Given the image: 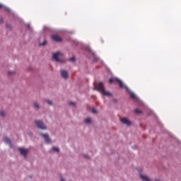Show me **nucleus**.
Returning a JSON list of instances; mask_svg holds the SVG:
<instances>
[{"label": "nucleus", "mask_w": 181, "mask_h": 181, "mask_svg": "<svg viewBox=\"0 0 181 181\" xmlns=\"http://www.w3.org/2000/svg\"><path fill=\"white\" fill-rule=\"evenodd\" d=\"M95 88L97 91H99V93L103 95H106V97H112V94H111V93L105 91L104 89V83H103V82H99Z\"/></svg>", "instance_id": "1"}, {"label": "nucleus", "mask_w": 181, "mask_h": 181, "mask_svg": "<svg viewBox=\"0 0 181 181\" xmlns=\"http://www.w3.org/2000/svg\"><path fill=\"white\" fill-rule=\"evenodd\" d=\"M109 83L110 84H112V83H118V85L120 87V88H124V83L119 78H111L109 79Z\"/></svg>", "instance_id": "2"}, {"label": "nucleus", "mask_w": 181, "mask_h": 181, "mask_svg": "<svg viewBox=\"0 0 181 181\" xmlns=\"http://www.w3.org/2000/svg\"><path fill=\"white\" fill-rule=\"evenodd\" d=\"M62 56H63V54H62L60 52H58L52 54V59L55 60V62H62L60 60V57H62Z\"/></svg>", "instance_id": "3"}, {"label": "nucleus", "mask_w": 181, "mask_h": 181, "mask_svg": "<svg viewBox=\"0 0 181 181\" xmlns=\"http://www.w3.org/2000/svg\"><path fill=\"white\" fill-rule=\"evenodd\" d=\"M35 122L37 128H40V129H47L46 126L45 125V124H43V122H42L41 120H35Z\"/></svg>", "instance_id": "4"}, {"label": "nucleus", "mask_w": 181, "mask_h": 181, "mask_svg": "<svg viewBox=\"0 0 181 181\" xmlns=\"http://www.w3.org/2000/svg\"><path fill=\"white\" fill-rule=\"evenodd\" d=\"M40 135L41 136H43V138H45V142L47 144H51L52 143V141H50V138L49 137V134H42V133H40Z\"/></svg>", "instance_id": "5"}, {"label": "nucleus", "mask_w": 181, "mask_h": 181, "mask_svg": "<svg viewBox=\"0 0 181 181\" xmlns=\"http://www.w3.org/2000/svg\"><path fill=\"white\" fill-rule=\"evenodd\" d=\"M120 121L122 124H124L125 125H127V127H129L131 125V121H129L127 118H120Z\"/></svg>", "instance_id": "6"}, {"label": "nucleus", "mask_w": 181, "mask_h": 181, "mask_svg": "<svg viewBox=\"0 0 181 181\" xmlns=\"http://www.w3.org/2000/svg\"><path fill=\"white\" fill-rule=\"evenodd\" d=\"M52 40H54V42H60L63 41V39L60 37V36L57 35H54L52 36Z\"/></svg>", "instance_id": "7"}, {"label": "nucleus", "mask_w": 181, "mask_h": 181, "mask_svg": "<svg viewBox=\"0 0 181 181\" xmlns=\"http://www.w3.org/2000/svg\"><path fill=\"white\" fill-rule=\"evenodd\" d=\"M61 76L63 78L66 80V78H69V72L66 70H61Z\"/></svg>", "instance_id": "8"}, {"label": "nucleus", "mask_w": 181, "mask_h": 181, "mask_svg": "<svg viewBox=\"0 0 181 181\" xmlns=\"http://www.w3.org/2000/svg\"><path fill=\"white\" fill-rule=\"evenodd\" d=\"M18 151H19V152H21V154L23 155V156H26L28 155L27 149H25L23 148H19Z\"/></svg>", "instance_id": "9"}, {"label": "nucleus", "mask_w": 181, "mask_h": 181, "mask_svg": "<svg viewBox=\"0 0 181 181\" xmlns=\"http://www.w3.org/2000/svg\"><path fill=\"white\" fill-rule=\"evenodd\" d=\"M140 177H141V179H142L143 181H151V179H149V177H148L145 175L141 174Z\"/></svg>", "instance_id": "10"}, {"label": "nucleus", "mask_w": 181, "mask_h": 181, "mask_svg": "<svg viewBox=\"0 0 181 181\" xmlns=\"http://www.w3.org/2000/svg\"><path fill=\"white\" fill-rule=\"evenodd\" d=\"M4 142H6V144H8V145H10V146H12V142L11 141V139H9V138L8 137H5L4 139Z\"/></svg>", "instance_id": "11"}, {"label": "nucleus", "mask_w": 181, "mask_h": 181, "mask_svg": "<svg viewBox=\"0 0 181 181\" xmlns=\"http://www.w3.org/2000/svg\"><path fill=\"white\" fill-rule=\"evenodd\" d=\"M91 121H92V119H91V118H90V117L86 118V119H85L86 124H91Z\"/></svg>", "instance_id": "12"}, {"label": "nucleus", "mask_w": 181, "mask_h": 181, "mask_svg": "<svg viewBox=\"0 0 181 181\" xmlns=\"http://www.w3.org/2000/svg\"><path fill=\"white\" fill-rule=\"evenodd\" d=\"M34 108H36V110H39L40 108V106L37 103H34Z\"/></svg>", "instance_id": "13"}, {"label": "nucleus", "mask_w": 181, "mask_h": 181, "mask_svg": "<svg viewBox=\"0 0 181 181\" xmlns=\"http://www.w3.org/2000/svg\"><path fill=\"white\" fill-rule=\"evenodd\" d=\"M134 112L136 114H142V112L141 110H139V109H135Z\"/></svg>", "instance_id": "14"}, {"label": "nucleus", "mask_w": 181, "mask_h": 181, "mask_svg": "<svg viewBox=\"0 0 181 181\" xmlns=\"http://www.w3.org/2000/svg\"><path fill=\"white\" fill-rule=\"evenodd\" d=\"M131 98H136V95H135V93H130Z\"/></svg>", "instance_id": "15"}, {"label": "nucleus", "mask_w": 181, "mask_h": 181, "mask_svg": "<svg viewBox=\"0 0 181 181\" xmlns=\"http://www.w3.org/2000/svg\"><path fill=\"white\" fill-rule=\"evenodd\" d=\"M47 45V41H44L42 43L40 44V46H46Z\"/></svg>", "instance_id": "16"}, {"label": "nucleus", "mask_w": 181, "mask_h": 181, "mask_svg": "<svg viewBox=\"0 0 181 181\" xmlns=\"http://www.w3.org/2000/svg\"><path fill=\"white\" fill-rule=\"evenodd\" d=\"M91 112L93 114H97V110H95V109L94 107L91 108Z\"/></svg>", "instance_id": "17"}, {"label": "nucleus", "mask_w": 181, "mask_h": 181, "mask_svg": "<svg viewBox=\"0 0 181 181\" xmlns=\"http://www.w3.org/2000/svg\"><path fill=\"white\" fill-rule=\"evenodd\" d=\"M52 149H53V151H54V152H59V148L55 147V146H54V147L52 148Z\"/></svg>", "instance_id": "18"}, {"label": "nucleus", "mask_w": 181, "mask_h": 181, "mask_svg": "<svg viewBox=\"0 0 181 181\" xmlns=\"http://www.w3.org/2000/svg\"><path fill=\"white\" fill-rule=\"evenodd\" d=\"M8 76H13V74H15V71H8Z\"/></svg>", "instance_id": "19"}, {"label": "nucleus", "mask_w": 181, "mask_h": 181, "mask_svg": "<svg viewBox=\"0 0 181 181\" xmlns=\"http://www.w3.org/2000/svg\"><path fill=\"white\" fill-rule=\"evenodd\" d=\"M69 62H76V57H73L69 59Z\"/></svg>", "instance_id": "20"}, {"label": "nucleus", "mask_w": 181, "mask_h": 181, "mask_svg": "<svg viewBox=\"0 0 181 181\" xmlns=\"http://www.w3.org/2000/svg\"><path fill=\"white\" fill-rule=\"evenodd\" d=\"M6 26L7 29H12V26L10 24H6Z\"/></svg>", "instance_id": "21"}, {"label": "nucleus", "mask_w": 181, "mask_h": 181, "mask_svg": "<svg viewBox=\"0 0 181 181\" xmlns=\"http://www.w3.org/2000/svg\"><path fill=\"white\" fill-rule=\"evenodd\" d=\"M69 105H73L74 107H75V106H76V103H74V102H70V103H69Z\"/></svg>", "instance_id": "22"}, {"label": "nucleus", "mask_w": 181, "mask_h": 181, "mask_svg": "<svg viewBox=\"0 0 181 181\" xmlns=\"http://www.w3.org/2000/svg\"><path fill=\"white\" fill-rule=\"evenodd\" d=\"M0 115H1V117H5V112L1 111V112H0Z\"/></svg>", "instance_id": "23"}, {"label": "nucleus", "mask_w": 181, "mask_h": 181, "mask_svg": "<svg viewBox=\"0 0 181 181\" xmlns=\"http://www.w3.org/2000/svg\"><path fill=\"white\" fill-rule=\"evenodd\" d=\"M47 104H49V105H52V100H47Z\"/></svg>", "instance_id": "24"}, {"label": "nucleus", "mask_w": 181, "mask_h": 181, "mask_svg": "<svg viewBox=\"0 0 181 181\" xmlns=\"http://www.w3.org/2000/svg\"><path fill=\"white\" fill-rule=\"evenodd\" d=\"M3 6H4L0 4V9H1V8H2Z\"/></svg>", "instance_id": "25"}, {"label": "nucleus", "mask_w": 181, "mask_h": 181, "mask_svg": "<svg viewBox=\"0 0 181 181\" xmlns=\"http://www.w3.org/2000/svg\"><path fill=\"white\" fill-rule=\"evenodd\" d=\"M156 181H161V180H156Z\"/></svg>", "instance_id": "26"}, {"label": "nucleus", "mask_w": 181, "mask_h": 181, "mask_svg": "<svg viewBox=\"0 0 181 181\" xmlns=\"http://www.w3.org/2000/svg\"><path fill=\"white\" fill-rule=\"evenodd\" d=\"M85 158H87V156H84Z\"/></svg>", "instance_id": "27"}]
</instances>
